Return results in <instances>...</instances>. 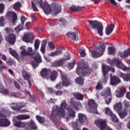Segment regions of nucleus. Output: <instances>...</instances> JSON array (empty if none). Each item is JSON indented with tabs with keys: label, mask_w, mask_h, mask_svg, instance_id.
Returning <instances> with one entry per match:
<instances>
[{
	"label": "nucleus",
	"mask_w": 130,
	"mask_h": 130,
	"mask_svg": "<svg viewBox=\"0 0 130 130\" xmlns=\"http://www.w3.org/2000/svg\"><path fill=\"white\" fill-rule=\"evenodd\" d=\"M34 40V36L32 34L26 33L24 34L22 37V40L26 43H31Z\"/></svg>",
	"instance_id": "2eb2a0df"
},
{
	"label": "nucleus",
	"mask_w": 130,
	"mask_h": 130,
	"mask_svg": "<svg viewBox=\"0 0 130 130\" xmlns=\"http://www.w3.org/2000/svg\"><path fill=\"white\" fill-rule=\"evenodd\" d=\"M126 90L125 88H119L117 89L116 93V97H118L119 98H120L124 95V93H125Z\"/></svg>",
	"instance_id": "b1692460"
},
{
	"label": "nucleus",
	"mask_w": 130,
	"mask_h": 130,
	"mask_svg": "<svg viewBox=\"0 0 130 130\" xmlns=\"http://www.w3.org/2000/svg\"><path fill=\"white\" fill-rule=\"evenodd\" d=\"M82 9H83V7L72 6L70 8V10L71 12H79Z\"/></svg>",
	"instance_id": "c9c22d12"
},
{
	"label": "nucleus",
	"mask_w": 130,
	"mask_h": 130,
	"mask_svg": "<svg viewBox=\"0 0 130 130\" xmlns=\"http://www.w3.org/2000/svg\"><path fill=\"white\" fill-rule=\"evenodd\" d=\"M87 22L89 23V26L90 29H96L98 34H99L100 36H103V25L101 22H99L97 20H87Z\"/></svg>",
	"instance_id": "39448f33"
},
{
	"label": "nucleus",
	"mask_w": 130,
	"mask_h": 130,
	"mask_svg": "<svg viewBox=\"0 0 130 130\" xmlns=\"http://www.w3.org/2000/svg\"><path fill=\"white\" fill-rule=\"evenodd\" d=\"M5 11V5L0 3V14H4Z\"/></svg>",
	"instance_id": "603ef678"
},
{
	"label": "nucleus",
	"mask_w": 130,
	"mask_h": 130,
	"mask_svg": "<svg viewBox=\"0 0 130 130\" xmlns=\"http://www.w3.org/2000/svg\"><path fill=\"white\" fill-rule=\"evenodd\" d=\"M48 45L51 49H54V48H55V46H54V44H53V43H52V42H49Z\"/></svg>",
	"instance_id": "0e129e2a"
},
{
	"label": "nucleus",
	"mask_w": 130,
	"mask_h": 130,
	"mask_svg": "<svg viewBox=\"0 0 130 130\" xmlns=\"http://www.w3.org/2000/svg\"><path fill=\"white\" fill-rule=\"evenodd\" d=\"M11 96L13 97H20L21 96V94L19 92H13L11 93Z\"/></svg>",
	"instance_id": "3c124183"
},
{
	"label": "nucleus",
	"mask_w": 130,
	"mask_h": 130,
	"mask_svg": "<svg viewBox=\"0 0 130 130\" xmlns=\"http://www.w3.org/2000/svg\"><path fill=\"white\" fill-rule=\"evenodd\" d=\"M105 110L106 115H108V116H110L111 121L114 123H118V122L119 121V119L118 118H117V117H116V115L113 113L109 108H106Z\"/></svg>",
	"instance_id": "9d476101"
},
{
	"label": "nucleus",
	"mask_w": 130,
	"mask_h": 130,
	"mask_svg": "<svg viewBox=\"0 0 130 130\" xmlns=\"http://www.w3.org/2000/svg\"><path fill=\"white\" fill-rule=\"evenodd\" d=\"M22 74L24 80L27 81L28 87L31 88V87H32V83L31 82V79H30V75H29V73H27L26 70H23Z\"/></svg>",
	"instance_id": "f3484780"
},
{
	"label": "nucleus",
	"mask_w": 130,
	"mask_h": 130,
	"mask_svg": "<svg viewBox=\"0 0 130 130\" xmlns=\"http://www.w3.org/2000/svg\"><path fill=\"white\" fill-rule=\"evenodd\" d=\"M119 75L120 78H122L125 82H130V74H124L120 72Z\"/></svg>",
	"instance_id": "bb28decb"
},
{
	"label": "nucleus",
	"mask_w": 130,
	"mask_h": 130,
	"mask_svg": "<svg viewBox=\"0 0 130 130\" xmlns=\"http://www.w3.org/2000/svg\"><path fill=\"white\" fill-rule=\"evenodd\" d=\"M114 108L117 112H118V111H120L122 108V105L121 104V103L116 104Z\"/></svg>",
	"instance_id": "a19ab883"
},
{
	"label": "nucleus",
	"mask_w": 130,
	"mask_h": 130,
	"mask_svg": "<svg viewBox=\"0 0 130 130\" xmlns=\"http://www.w3.org/2000/svg\"><path fill=\"white\" fill-rule=\"evenodd\" d=\"M61 86H62V84L61 83V82H59L56 85L55 88L58 90H60V89H61Z\"/></svg>",
	"instance_id": "e2e57ef3"
},
{
	"label": "nucleus",
	"mask_w": 130,
	"mask_h": 130,
	"mask_svg": "<svg viewBox=\"0 0 130 130\" xmlns=\"http://www.w3.org/2000/svg\"><path fill=\"white\" fill-rule=\"evenodd\" d=\"M36 119L39 122V123H44L45 122V118L40 115H36Z\"/></svg>",
	"instance_id": "ea45409f"
},
{
	"label": "nucleus",
	"mask_w": 130,
	"mask_h": 130,
	"mask_svg": "<svg viewBox=\"0 0 130 130\" xmlns=\"http://www.w3.org/2000/svg\"><path fill=\"white\" fill-rule=\"evenodd\" d=\"M20 21L21 23H20L17 27L15 28V31L16 32H20V31H22V30L24 29V24L26 21V17L22 15L21 16Z\"/></svg>",
	"instance_id": "4468645a"
},
{
	"label": "nucleus",
	"mask_w": 130,
	"mask_h": 130,
	"mask_svg": "<svg viewBox=\"0 0 130 130\" xmlns=\"http://www.w3.org/2000/svg\"><path fill=\"white\" fill-rule=\"evenodd\" d=\"M40 45V41L39 39L36 40L34 44L35 50H38L39 48V46Z\"/></svg>",
	"instance_id": "a18cd8bd"
},
{
	"label": "nucleus",
	"mask_w": 130,
	"mask_h": 130,
	"mask_svg": "<svg viewBox=\"0 0 130 130\" xmlns=\"http://www.w3.org/2000/svg\"><path fill=\"white\" fill-rule=\"evenodd\" d=\"M46 44H47V41L46 40H43L41 47V51L42 52V53H44V52H45V47H46Z\"/></svg>",
	"instance_id": "e433bc0d"
},
{
	"label": "nucleus",
	"mask_w": 130,
	"mask_h": 130,
	"mask_svg": "<svg viewBox=\"0 0 130 130\" xmlns=\"http://www.w3.org/2000/svg\"><path fill=\"white\" fill-rule=\"evenodd\" d=\"M119 54L120 57H122V58H125V57H127L129 55H130V48L125 50L122 52H121Z\"/></svg>",
	"instance_id": "c756f323"
},
{
	"label": "nucleus",
	"mask_w": 130,
	"mask_h": 130,
	"mask_svg": "<svg viewBox=\"0 0 130 130\" xmlns=\"http://www.w3.org/2000/svg\"><path fill=\"white\" fill-rule=\"evenodd\" d=\"M30 102H32V103L35 102L36 101V98L35 95H31L29 99Z\"/></svg>",
	"instance_id": "13d9d810"
},
{
	"label": "nucleus",
	"mask_w": 130,
	"mask_h": 130,
	"mask_svg": "<svg viewBox=\"0 0 130 130\" xmlns=\"http://www.w3.org/2000/svg\"><path fill=\"white\" fill-rule=\"evenodd\" d=\"M14 62V60H13L11 58H9L8 60L6 61V63H8L9 66H13Z\"/></svg>",
	"instance_id": "5fc2aeb1"
},
{
	"label": "nucleus",
	"mask_w": 130,
	"mask_h": 130,
	"mask_svg": "<svg viewBox=\"0 0 130 130\" xmlns=\"http://www.w3.org/2000/svg\"><path fill=\"white\" fill-rule=\"evenodd\" d=\"M17 119L19 120H25L26 119H29L30 118V115H19L17 117Z\"/></svg>",
	"instance_id": "f704fd0d"
},
{
	"label": "nucleus",
	"mask_w": 130,
	"mask_h": 130,
	"mask_svg": "<svg viewBox=\"0 0 130 130\" xmlns=\"http://www.w3.org/2000/svg\"><path fill=\"white\" fill-rule=\"evenodd\" d=\"M26 129H37V126L33 120H31L28 123H26Z\"/></svg>",
	"instance_id": "aec40b11"
},
{
	"label": "nucleus",
	"mask_w": 130,
	"mask_h": 130,
	"mask_svg": "<svg viewBox=\"0 0 130 130\" xmlns=\"http://www.w3.org/2000/svg\"><path fill=\"white\" fill-rule=\"evenodd\" d=\"M72 126L73 128H76L77 127H79V123H78V121H75L72 122Z\"/></svg>",
	"instance_id": "8fccbe9b"
},
{
	"label": "nucleus",
	"mask_w": 130,
	"mask_h": 130,
	"mask_svg": "<svg viewBox=\"0 0 130 130\" xmlns=\"http://www.w3.org/2000/svg\"><path fill=\"white\" fill-rule=\"evenodd\" d=\"M118 114L120 118H124L127 115V111L125 110L124 111L118 113Z\"/></svg>",
	"instance_id": "37998d69"
},
{
	"label": "nucleus",
	"mask_w": 130,
	"mask_h": 130,
	"mask_svg": "<svg viewBox=\"0 0 130 130\" xmlns=\"http://www.w3.org/2000/svg\"><path fill=\"white\" fill-rule=\"evenodd\" d=\"M69 107H71V109H79V107L78 106V103L77 102L74 101V100L73 99H71L70 101V104Z\"/></svg>",
	"instance_id": "473e14b6"
},
{
	"label": "nucleus",
	"mask_w": 130,
	"mask_h": 130,
	"mask_svg": "<svg viewBox=\"0 0 130 130\" xmlns=\"http://www.w3.org/2000/svg\"><path fill=\"white\" fill-rule=\"evenodd\" d=\"M74 67H75V62H74L69 63L68 64V68H69V69L70 70H72V69H73V68H74Z\"/></svg>",
	"instance_id": "338daca9"
},
{
	"label": "nucleus",
	"mask_w": 130,
	"mask_h": 130,
	"mask_svg": "<svg viewBox=\"0 0 130 130\" xmlns=\"http://www.w3.org/2000/svg\"><path fill=\"white\" fill-rule=\"evenodd\" d=\"M13 8L15 11H20V8H21V3L17 2L13 5Z\"/></svg>",
	"instance_id": "c03bdc74"
},
{
	"label": "nucleus",
	"mask_w": 130,
	"mask_h": 130,
	"mask_svg": "<svg viewBox=\"0 0 130 130\" xmlns=\"http://www.w3.org/2000/svg\"><path fill=\"white\" fill-rule=\"evenodd\" d=\"M92 72L93 71L92 69L89 67V64L86 63L84 60L79 62V66L77 67L76 70V73L77 75L82 76L83 77L89 76Z\"/></svg>",
	"instance_id": "7ed1b4c3"
},
{
	"label": "nucleus",
	"mask_w": 130,
	"mask_h": 130,
	"mask_svg": "<svg viewBox=\"0 0 130 130\" xmlns=\"http://www.w3.org/2000/svg\"><path fill=\"white\" fill-rule=\"evenodd\" d=\"M95 124L99 127L100 130H105L106 129V126L107 125V122L106 120L102 119H99L95 121Z\"/></svg>",
	"instance_id": "f8f14e48"
},
{
	"label": "nucleus",
	"mask_w": 130,
	"mask_h": 130,
	"mask_svg": "<svg viewBox=\"0 0 130 130\" xmlns=\"http://www.w3.org/2000/svg\"><path fill=\"white\" fill-rule=\"evenodd\" d=\"M80 54L81 56V57H85L86 56V52L85 50L82 49L79 51Z\"/></svg>",
	"instance_id": "864d4df0"
},
{
	"label": "nucleus",
	"mask_w": 130,
	"mask_h": 130,
	"mask_svg": "<svg viewBox=\"0 0 130 130\" xmlns=\"http://www.w3.org/2000/svg\"><path fill=\"white\" fill-rule=\"evenodd\" d=\"M0 26L1 27H4L5 26V17H0Z\"/></svg>",
	"instance_id": "de8ad7c7"
},
{
	"label": "nucleus",
	"mask_w": 130,
	"mask_h": 130,
	"mask_svg": "<svg viewBox=\"0 0 130 130\" xmlns=\"http://www.w3.org/2000/svg\"><path fill=\"white\" fill-rule=\"evenodd\" d=\"M66 110H67L68 112L69 117H70L71 118H75V117H76V111L73 110L71 107H67Z\"/></svg>",
	"instance_id": "393cba45"
},
{
	"label": "nucleus",
	"mask_w": 130,
	"mask_h": 130,
	"mask_svg": "<svg viewBox=\"0 0 130 130\" xmlns=\"http://www.w3.org/2000/svg\"><path fill=\"white\" fill-rule=\"evenodd\" d=\"M14 85L16 89H21V86H20V84L17 81L14 82Z\"/></svg>",
	"instance_id": "69168bd1"
},
{
	"label": "nucleus",
	"mask_w": 130,
	"mask_h": 130,
	"mask_svg": "<svg viewBox=\"0 0 130 130\" xmlns=\"http://www.w3.org/2000/svg\"><path fill=\"white\" fill-rule=\"evenodd\" d=\"M5 39L7 42H8L10 45H14L15 43H16L17 37L15 34H11L7 36Z\"/></svg>",
	"instance_id": "ddd939ff"
},
{
	"label": "nucleus",
	"mask_w": 130,
	"mask_h": 130,
	"mask_svg": "<svg viewBox=\"0 0 130 130\" xmlns=\"http://www.w3.org/2000/svg\"><path fill=\"white\" fill-rule=\"evenodd\" d=\"M60 76L62 80V85L63 87H69L72 82L71 78H69L68 76L66 75L64 73L61 72H60Z\"/></svg>",
	"instance_id": "9b49d317"
},
{
	"label": "nucleus",
	"mask_w": 130,
	"mask_h": 130,
	"mask_svg": "<svg viewBox=\"0 0 130 130\" xmlns=\"http://www.w3.org/2000/svg\"><path fill=\"white\" fill-rule=\"evenodd\" d=\"M11 123L8 119L1 118L0 119V126L2 127H6V126H9L10 125Z\"/></svg>",
	"instance_id": "4be33fe9"
},
{
	"label": "nucleus",
	"mask_w": 130,
	"mask_h": 130,
	"mask_svg": "<svg viewBox=\"0 0 130 130\" xmlns=\"http://www.w3.org/2000/svg\"><path fill=\"white\" fill-rule=\"evenodd\" d=\"M57 77H58V72H57V71L53 70V71L51 72L50 75V79L51 81H55V80L57 79Z\"/></svg>",
	"instance_id": "cd10ccee"
},
{
	"label": "nucleus",
	"mask_w": 130,
	"mask_h": 130,
	"mask_svg": "<svg viewBox=\"0 0 130 130\" xmlns=\"http://www.w3.org/2000/svg\"><path fill=\"white\" fill-rule=\"evenodd\" d=\"M18 83L21 85V86H24V85H26V82H25L23 79L20 78L18 80Z\"/></svg>",
	"instance_id": "bf43d9fd"
},
{
	"label": "nucleus",
	"mask_w": 130,
	"mask_h": 130,
	"mask_svg": "<svg viewBox=\"0 0 130 130\" xmlns=\"http://www.w3.org/2000/svg\"><path fill=\"white\" fill-rule=\"evenodd\" d=\"M120 83H121V80H120L119 77L115 75L110 77V84L112 86H116V85H118V84H120Z\"/></svg>",
	"instance_id": "dca6fc26"
},
{
	"label": "nucleus",
	"mask_w": 130,
	"mask_h": 130,
	"mask_svg": "<svg viewBox=\"0 0 130 130\" xmlns=\"http://www.w3.org/2000/svg\"><path fill=\"white\" fill-rule=\"evenodd\" d=\"M0 93H2L4 95H8L9 94V90L7 89H5L3 84L0 86Z\"/></svg>",
	"instance_id": "4c0bfd02"
},
{
	"label": "nucleus",
	"mask_w": 130,
	"mask_h": 130,
	"mask_svg": "<svg viewBox=\"0 0 130 130\" xmlns=\"http://www.w3.org/2000/svg\"><path fill=\"white\" fill-rule=\"evenodd\" d=\"M21 49V55L22 56H26L29 55V56H32V59L34 61L31 62V66L34 69H37L39 66V63L42 62V58H41V55L39 53L36 52L35 50H33L32 47H28L27 50L25 49L23 46L20 47Z\"/></svg>",
	"instance_id": "f257e3e1"
},
{
	"label": "nucleus",
	"mask_w": 130,
	"mask_h": 130,
	"mask_svg": "<svg viewBox=\"0 0 130 130\" xmlns=\"http://www.w3.org/2000/svg\"><path fill=\"white\" fill-rule=\"evenodd\" d=\"M75 82L80 86H83L84 85V79L81 77H77L75 80Z\"/></svg>",
	"instance_id": "58836bf2"
},
{
	"label": "nucleus",
	"mask_w": 130,
	"mask_h": 130,
	"mask_svg": "<svg viewBox=\"0 0 130 130\" xmlns=\"http://www.w3.org/2000/svg\"><path fill=\"white\" fill-rule=\"evenodd\" d=\"M68 104L66 102H63L61 103L60 107H56L54 110H52L51 118H56V117L64 118L66 116V111L64 109H67L68 107ZM63 108L64 109H63Z\"/></svg>",
	"instance_id": "20e7f679"
},
{
	"label": "nucleus",
	"mask_w": 130,
	"mask_h": 130,
	"mask_svg": "<svg viewBox=\"0 0 130 130\" xmlns=\"http://www.w3.org/2000/svg\"><path fill=\"white\" fill-rule=\"evenodd\" d=\"M6 16L8 18H12V23L14 25H16V23H17V19H18V17L17 16L16 13L9 11L7 12Z\"/></svg>",
	"instance_id": "a211bd4d"
},
{
	"label": "nucleus",
	"mask_w": 130,
	"mask_h": 130,
	"mask_svg": "<svg viewBox=\"0 0 130 130\" xmlns=\"http://www.w3.org/2000/svg\"><path fill=\"white\" fill-rule=\"evenodd\" d=\"M37 3H39L40 8L43 10L46 15H49L52 12L54 15H57L61 11V7L56 3H53L49 5L47 2H42V0H38Z\"/></svg>",
	"instance_id": "f03ea898"
},
{
	"label": "nucleus",
	"mask_w": 130,
	"mask_h": 130,
	"mask_svg": "<svg viewBox=\"0 0 130 130\" xmlns=\"http://www.w3.org/2000/svg\"><path fill=\"white\" fill-rule=\"evenodd\" d=\"M102 69L104 78V81H107V79H108V77H107V74L109 72V71H111L113 73H114L115 72L114 68H111L110 67L105 64H103L102 66Z\"/></svg>",
	"instance_id": "1a4fd4ad"
},
{
	"label": "nucleus",
	"mask_w": 130,
	"mask_h": 130,
	"mask_svg": "<svg viewBox=\"0 0 130 130\" xmlns=\"http://www.w3.org/2000/svg\"><path fill=\"white\" fill-rule=\"evenodd\" d=\"M78 119H77V121L79 122L80 124H84V122H85V120L87 119V117L85 114L82 113H78Z\"/></svg>",
	"instance_id": "412c9836"
},
{
	"label": "nucleus",
	"mask_w": 130,
	"mask_h": 130,
	"mask_svg": "<svg viewBox=\"0 0 130 130\" xmlns=\"http://www.w3.org/2000/svg\"><path fill=\"white\" fill-rule=\"evenodd\" d=\"M31 6L34 12H38V9H37V7H36L35 3L33 2H31Z\"/></svg>",
	"instance_id": "052dcab7"
},
{
	"label": "nucleus",
	"mask_w": 130,
	"mask_h": 130,
	"mask_svg": "<svg viewBox=\"0 0 130 130\" xmlns=\"http://www.w3.org/2000/svg\"><path fill=\"white\" fill-rule=\"evenodd\" d=\"M63 64V59H60L59 60H55L52 63V66L55 68H57L58 67H61Z\"/></svg>",
	"instance_id": "7c9ffc66"
},
{
	"label": "nucleus",
	"mask_w": 130,
	"mask_h": 130,
	"mask_svg": "<svg viewBox=\"0 0 130 130\" xmlns=\"http://www.w3.org/2000/svg\"><path fill=\"white\" fill-rule=\"evenodd\" d=\"M23 107H25V105H19L17 104L16 105V106H12L11 108L12 109H13V110H16L17 111H19V110H20L21 108H23Z\"/></svg>",
	"instance_id": "79ce46f5"
},
{
	"label": "nucleus",
	"mask_w": 130,
	"mask_h": 130,
	"mask_svg": "<svg viewBox=\"0 0 130 130\" xmlns=\"http://www.w3.org/2000/svg\"><path fill=\"white\" fill-rule=\"evenodd\" d=\"M5 30L8 35H12V34H14V29H13V28L6 27Z\"/></svg>",
	"instance_id": "49530a36"
},
{
	"label": "nucleus",
	"mask_w": 130,
	"mask_h": 130,
	"mask_svg": "<svg viewBox=\"0 0 130 130\" xmlns=\"http://www.w3.org/2000/svg\"><path fill=\"white\" fill-rule=\"evenodd\" d=\"M96 90H102L103 89V87H102V84L100 83H98L95 86Z\"/></svg>",
	"instance_id": "4d7b16f0"
},
{
	"label": "nucleus",
	"mask_w": 130,
	"mask_h": 130,
	"mask_svg": "<svg viewBox=\"0 0 130 130\" xmlns=\"http://www.w3.org/2000/svg\"><path fill=\"white\" fill-rule=\"evenodd\" d=\"M114 27H115V24H111L109 25V26L107 27L105 29L106 35H110L111 32L113 31Z\"/></svg>",
	"instance_id": "a878e982"
},
{
	"label": "nucleus",
	"mask_w": 130,
	"mask_h": 130,
	"mask_svg": "<svg viewBox=\"0 0 130 130\" xmlns=\"http://www.w3.org/2000/svg\"><path fill=\"white\" fill-rule=\"evenodd\" d=\"M63 93V91L62 90H57L55 92V95L56 96H61V95Z\"/></svg>",
	"instance_id": "6e6d98bb"
},
{
	"label": "nucleus",
	"mask_w": 130,
	"mask_h": 130,
	"mask_svg": "<svg viewBox=\"0 0 130 130\" xmlns=\"http://www.w3.org/2000/svg\"><path fill=\"white\" fill-rule=\"evenodd\" d=\"M9 53L11 54L12 56H14L15 58H16V59L19 58V55L18 54V53H17V51H16V50H13V49H12V48H9Z\"/></svg>",
	"instance_id": "72a5a7b5"
},
{
	"label": "nucleus",
	"mask_w": 130,
	"mask_h": 130,
	"mask_svg": "<svg viewBox=\"0 0 130 130\" xmlns=\"http://www.w3.org/2000/svg\"><path fill=\"white\" fill-rule=\"evenodd\" d=\"M51 70H50V69L43 68L42 69L40 72V75L41 77H43V78H45V77L47 76L48 74L49 73H51Z\"/></svg>",
	"instance_id": "2f4dec72"
},
{
	"label": "nucleus",
	"mask_w": 130,
	"mask_h": 130,
	"mask_svg": "<svg viewBox=\"0 0 130 130\" xmlns=\"http://www.w3.org/2000/svg\"><path fill=\"white\" fill-rule=\"evenodd\" d=\"M101 96L105 97V103L106 104H109L111 102L112 96L111 95V90L110 88L108 87L105 91L101 92Z\"/></svg>",
	"instance_id": "6e6552de"
},
{
	"label": "nucleus",
	"mask_w": 130,
	"mask_h": 130,
	"mask_svg": "<svg viewBox=\"0 0 130 130\" xmlns=\"http://www.w3.org/2000/svg\"><path fill=\"white\" fill-rule=\"evenodd\" d=\"M21 124V121H16L14 124V125L15 126H16V127H20V125Z\"/></svg>",
	"instance_id": "774afa93"
},
{
	"label": "nucleus",
	"mask_w": 130,
	"mask_h": 130,
	"mask_svg": "<svg viewBox=\"0 0 130 130\" xmlns=\"http://www.w3.org/2000/svg\"><path fill=\"white\" fill-rule=\"evenodd\" d=\"M109 54H113V53L115 51V48L113 47H109L108 48Z\"/></svg>",
	"instance_id": "09e8293b"
},
{
	"label": "nucleus",
	"mask_w": 130,
	"mask_h": 130,
	"mask_svg": "<svg viewBox=\"0 0 130 130\" xmlns=\"http://www.w3.org/2000/svg\"><path fill=\"white\" fill-rule=\"evenodd\" d=\"M72 94L76 100H79V101H83L84 100V95L79 92H72Z\"/></svg>",
	"instance_id": "5701e85b"
},
{
	"label": "nucleus",
	"mask_w": 130,
	"mask_h": 130,
	"mask_svg": "<svg viewBox=\"0 0 130 130\" xmlns=\"http://www.w3.org/2000/svg\"><path fill=\"white\" fill-rule=\"evenodd\" d=\"M105 48H106V43H102L98 48L94 49L92 51L93 57L94 58L100 57L103 54V52L105 51Z\"/></svg>",
	"instance_id": "423d86ee"
},
{
	"label": "nucleus",
	"mask_w": 130,
	"mask_h": 130,
	"mask_svg": "<svg viewBox=\"0 0 130 130\" xmlns=\"http://www.w3.org/2000/svg\"><path fill=\"white\" fill-rule=\"evenodd\" d=\"M88 104L90 109H97V105L96 104V103H95L94 100H89Z\"/></svg>",
	"instance_id": "c85d7f7f"
},
{
	"label": "nucleus",
	"mask_w": 130,
	"mask_h": 130,
	"mask_svg": "<svg viewBox=\"0 0 130 130\" xmlns=\"http://www.w3.org/2000/svg\"><path fill=\"white\" fill-rule=\"evenodd\" d=\"M113 63H115L117 68L120 69V70H122L124 72L130 73V68L125 67L122 62H121V59H119V58H114L110 62V64L111 66H112Z\"/></svg>",
	"instance_id": "0eeeda50"
},
{
	"label": "nucleus",
	"mask_w": 130,
	"mask_h": 130,
	"mask_svg": "<svg viewBox=\"0 0 130 130\" xmlns=\"http://www.w3.org/2000/svg\"><path fill=\"white\" fill-rule=\"evenodd\" d=\"M19 127H24L25 129H27V123H24L23 122H20V125Z\"/></svg>",
	"instance_id": "680f3d73"
},
{
	"label": "nucleus",
	"mask_w": 130,
	"mask_h": 130,
	"mask_svg": "<svg viewBox=\"0 0 130 130\" xmlns=\"http://www.w3.org/2000/svg\"><path fill=\"white\" fill-rule=\"evenodd\" d=\"M66 36L68 38H70V39H72L73 41L79 40V37H78V34H77V32H68Z\"/></svg>",
	"instance_id": "6ab92c4d"
}]
</instances>
